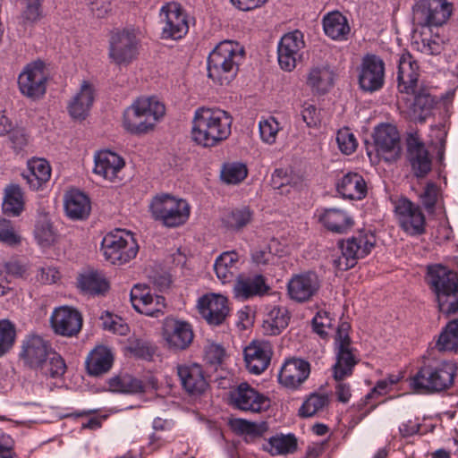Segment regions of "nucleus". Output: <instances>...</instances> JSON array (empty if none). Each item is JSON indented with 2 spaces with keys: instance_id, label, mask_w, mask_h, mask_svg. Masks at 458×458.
Returning a JSON list of instances; mask_svg holds the SVG:
<instances>
[{
  "instance_id": "obj_15",
  "label": "nucleus",
  "mask_w": 458,
  "mask_h": 458,
  "mask_svg": "<svg viewBox=\"0 0 458 458\" xmlns=\"http://www.w3.org/2000/svg\"><path fill=\"white\" fill-rule=\"evenodd\" d=\"M130 299L136 311L148 317L158 318L166 309L165 298L152 293L146 284H135L131 290Z\"/></svg>"
},
{
  "instance_id": "obj_28",
  "label": "nucleus",
  "mask_w": 458,
  "mask_h": 458,
  "mask_svg": "<svg viewBox=\"0 0 458 458\" xmlns=\"http://www.w3.org/2000/svg\"><path fill=\"white\" fill-rule=\"evenodd\" d=\"M163 336L169 348L185 350L191 344L194 335L188 322L170 319L165 324Z\"/></svg>"
},
{
  "instance_id": "obj_48",
  "label": "nucleus",
  "mask_w": 458,
  "mask_h": 458,
  "mask_svg": "<svg viewBox=\"0 0 458 458\" xmlns=\"http://www.w3.org/2000/svg\"><path fill=\"white\" fill-rule=\"evenodd\" d=\"M252 218V212L248 207H241L227 211L223 216L224 225L232 230H240L246 226Z\"/></svg>"
},
{
  "instance_id": "obj_33",
  "label": "nucleus",
  "mask_w": 458,
  "mask_h": 458,
  "mask_svg": "<svg viewBox=\"0 0 458 458\" xmlns=\"http://www.w3.org/2000/svg\"><path fill=\"white\" fill-rule=\"evenodd\" d=\"M124 165L123 159L117 154L104 150L95 156L94 173L110 182L114 181L117 174Z\"/></svg>"
},
{
  "instance_id": "obj_37",
  "label": "nucleus",
  "mask_w": 458,
  "mask_h": 458,
  "mask_svg": "<svg viewBox=\"0 0 458 458\" xmlns=\"http://www.w3.org/2000/svg\"><path fill=\"white\" fill-rule=\"evenodd\" d=\"M319 221L329 231L344 233L350 229L353 221L344 210L339 208H327L319 215Z\"/></svg>"
},
{
  "instance_id": "obj_2",
  "label": "nucleus",
  "mask_w": 458,
  "mask_h": 458,
  "mask_svg": "<svg viewBox=\"0 0 458 458\" xmlns=\"http://www.w3.org/2000/svg\"><path fill=\"white\" fill-rule=\"evenodd\" d=\"M429 289L436 295L438 310L446 317L458 311V274L442 264L427 267L425 276Z\"/></svg>"
},
{
  "instance_id": "obj_50",
  "label": "nucleus",
  "mask_w": 458,
  "mask_h": 458,
  "mask_svg": "<svg viewBox=\"0 0 458 458\" xmlns=\"http://www.w3.org/2000/svg\"><path fill=\"white\" fill-rule=\"evenodd\" d=\"M328 396L324 394H311L302 403L299 415L304 418L312 417L322 411L327 405Z\"/></svg>"
},
{
  "instance_id": "obj_53",
  "label": "nucleus",
  "mask_w": 458,
  "mask_h": 458,
  "mask_svg": "<svg viewBox=\"0 0 458 458\" xmlns=\"http://www.w3.org/2000/svg\"><path fill=\"white\" fill-rule=\"evenodd\" d=\"M260 139L267 144H273L281 127L276 119L273 116L262 118L259 123Z\"/></svg>"
},
{
  "instance_id": "obj_32",
  "label": "nucleus",
  "mask_w": 458,
  "mask_h": 458,
  "mask_svg": "<svg viewBox=\"0 0 458 458\" xmlns=\"http://www.w3.org/2000/svg\"><path fill=\"white\" fill-rule=\"evenodd\" d=\"M64 210L72 220H82L89 216L91 209L89 197L79 190H70L64 195Z\"/></svg>"
},
{
  "instance_id": "obj_44",
  "label": "nucleus",
  "mask_w": 458,
  "mask_h": 458,
  "mask_svg": "<svg viewBox=\"0 0 458 458\" xmlns=\"http://www.w3.org/2000/svg\"><path fill=\"white\" fill-rule=\"evenodd\" d=\"M289 319L290 316L286 308L274 307L264 320L262 329L266 335H279L288 326Z\"/></svg>"
},
{
  "instance_id": "obj_51",
  "label": "nucleus",
  "mask_w": 458,
  "mask_h": 458,
  "mask_svg": "<svg viewBox=\"0 0 458 458\" xmlns=\"http://www.w3.org/2000/svg\"><path fill=\"white\" fill-rule=\"evenodd\" d=\"M38 369L46 376L59 377L64 374L66 365L64 359L53 350Z\"/></svg>"
},
{
  "instance_id": "obj_23",
  "label": "nucleus",
  "mask_w": 458,
  "mask_h": 458,
  "mask_svg": "<svg viewBox=\"0 0 458 458\" xmlns=\"http://www.w3.org/2000/svg\"><path fill=\"white\" fill-rule=\"evenodd\" d=\"M408 96L403 98L408 114L412 120L424 123L432 114L436 105L434 97L423 87H418L415 93H410Z\"/></svg>"
},
{
  "instance_id": "obj_64",
  "label": "nucleus",
  "mask_w": 458,
  "mask_h": 458,
  "mask_svg": "<svg viewBox=\"0 0 458 458\" xmlns=\"http://www.w3.org/2000/svg\"><path fill=\"white\" fill-rule=\"evenodd\" d=\"M251 259L252 261L259 267L274 264L276 260V257L272 253L271 248L267 245L253 250Z\"/></svg>"
},
{
  "instance_id": "obj_38",
  "label": "nucleus",
  "mask_w": 458,
  "mask_h": 458,
  "mask_svg": "<svg viewBox=\"0 0 458 458\" xmlns=\"http://www.w3.org/2000/svg\"><path fill=\"white\" fill-rule=\"evenodd\" d=\"M28 170V174H23L22 176L32 190H38L50 179L51 167L46 159L32 158L29 160Z\"/></svg>"
},
{
  "instance_id": "obj_56",
  "label": "nucleus",
  "mask_w": 458,
  "mask_h": 458,
  "mask_svg": "<svg viewBox=\"0 0 458 458\" xmlns=\"http://www.w3.org/2000/svg\"><path fill=\"white\" fill-rule=\"evenodd\" d=\"M247 176L246 166L240 163L226 165L221 174L222 179L231 184L242 182Z\"/></svg>"
},
{
  "instance_id": "obj_39",
  "label": "nucleus",
  "mask_w": 458,
  "mask_h": 458,
  "mask_svg": "<svg viewBox=\"0 0 458 458\" xmlns=\"http://www.w3.org/2000/svg\"><path fill=\"white\" fill-rule=\"evenodd\" d=\"M240 258L235 251L223 252L214 264L216 275L223 284L233 280L239 269Z\"/></svg>"
},
{
  "instance_id": "obj_20",
  "label": "nucleus",
  "mask_w": 458,
  "mask_h": 458,
  "mask_svg": "<svg viewBox=\"0 0 458 458\" xmlns=\"http://www.w3.org/2000/svg\"><path fill=\"white\" fill-rule=\"evenodd\" d=\"M385 79V64L375 55L364 56L359 75V83L365 91L373 92L382 88Z\"/></svg>"
},
{
  "instance_id": "obj_58",
  "label": "nucleus",
  "mask_w": 458,
  "mask_h": 458,
  "mask_svg": "<svg viewBox=\"0 0 458 458\" xmlns=\"http://www.w3.org/2000/svg\"><path fill=\"white\" fill-rule=\"evenodd\" d=\"M103 327L114 334L125 335L129 332L127 324L118 316H113L110 313L101 317Z\"/></svg>"
},
{
  "instance_id": "obj_49",
  "label": "nucleus",
  "mask_w": 458,
  "mask_h": 458,
  "mask_svg": "<svg viewBox=\"0 0 458 458\" xmlns=\"http://www.w3.org/2000/svg\"><path fill=\"white\" fill-rule=\"evenodd\" d=\"M297 448V439L293 435H276L268 441L267 451L273 455L293 453Z\"/></svg>"
},
{
  "instance_id": "obj_25",
  "label": "nucleus",
  "mask_w": 458,
  "mask_h": 458,
  "mask_svg": "<svg viewBox=\"0 0 458 458\" xmlns=\"http://www.w3.org/2000/svg\"><path fill=\"white\" fill-rule=\"evenodd\" d=\"M407 157L417 177H424L431 170L432 159L417 134H410L407 138Z\"/></svg>"
},
{
  "instance_id": "obj_13",
  "label": "nucleus",
  "mask_w": 458,
  "mask_h": 458,
  "mask_svg": "<svg viewBox=\"0 0 458 458\" xmlns=\"http://www.w3.org/2000/svg\"><path fill=\"white\" fill-rule=\"evenodd\" d=\"M139 38L135 30L114 32L110 38L109 56L117 64H127L138 55Z\"/></svg>"
},
{
  "instance_id": "obj_6",
  "label": "nucleus",
  "mask_w": 458,
  "mask_h": 458,
  "mask_svg": "<svg viewBox=\"0 0 458 458\" xmlns=\"http://www.w3.org/2000/svg\"><path fill=\"white\" fill-rule=\"evenodd\" d=\"M455 367L444 363L441 367L424 364L410 377V387L417 394H430L442 391L454 382Z\"/></svg>"
},
{
  "instance_id": "obj_42",
  "label": "nucleus",
  "mask_w": 458,
  "mask_h": 458,
  "mask_svg": "<svg viewBox=\"0 0 458 458\" xmlns=\"http://www.w3.org/2000/svg\"><path fill=\"white\" fill-rule=\"evenodd\" d=\"M80 289L88 295L96 296L105 294L108 288V282L104 276L98 271H88L78 278Z\"/></svg>"
},
{
  "instance_id": "obj_4",
  "label": "nucleus",
  "mask_w": 458,
  "mask_h": 458,
  "mask_svg": "<svg viewBox=\"0 0 458 458\" xmlns=\"http://www.w3.org/2000/svg\"><path fill=\"white\" fill-rule=\"evenodd\" d=\"M165 106L156 98L136 100L123 114V127L133 134L146 133L165 114Z\"/></svg>"
},
{
  "instance_id": "obj_9",
  "label": "nucleus",
  "mask_w": 458,
  "mask_h": 458,
  "mask_svg": "<svg viewBox=\"0 0 458 458\" xmlns=\"http://www.w3.org/2000/svg\"><path fill=\"white\" fill-rule=\"evenodd\" d=\"M453 5L448 0H419L412 6L415 30L444 25L450 18Z\"/></svg>"
},
{
  "instance_id": "obj_14",
  "label": "nucleus",
  "mask_w": 458,
  "mask_h": 458,
  "mask_svg": "<svg viewBox=\"0 0 458 458\" xmlns=\"http://www.w3.org/2000/svg\"><path fill=\"white\" fill-rule=\"evenodd\" d=\"M160 21L162 23V38L180 39L189 30L188 15L175 3L164 5L160 10Z\"/></svg>"
},
{
  "instance_id": "obj_19",
  "label": "nucleus",
  "mask_w": 458,
  "mask_h": 458,
  "mask_svg": "<svg viewBox=\"0 0 458 458\" xmlns=\"http://www.w3.org/2000/svg\"><path fill=\"white\" fill-rule=\"evenodd\" d=\"M303 35L300 30H294L284 35L278 44L277 58L280 67L291 72L296 67L300 59V51L304 47Z\"/></svg>"
},
{
  "instance_id": "obj_45",
  "label": "nucleus",
  "mask_w": 458,
  "mask_h": 458,
  "mask_svg": "<svg viewBox=\"0 0 458 458\" xmlns=\"http://www.w3.org/2000/svg\"><path fill=\"white\" fill-rule=\"evenodd\" d=\"M111 392L120 394H137L144 389L142 382L131 375L124 374L114 377L108 381Z\"/></svg>"
},
{
  "instance_id": "obj_43",
  "label": "nucleus",
  "mask_w": 458,
  "mask_h": 458,
  "mask_svg": "<svg viewBox=\"0 0 458 458\" xmlns=\"http://www.w3.org/2000/svg\"><path fill=\"white\" fill-rule=\"evenodd\" d=\"M325 33L333 39H346L350 33V26L347 19L339 12H332L323 19Z\"/></svg>"
},
{
  "instance_id": "obj_26",
  "label": "nucleus",
  "mask_w": 458,
  "mask_h": 458,
  "mask_svg": "<svg viewBox=\"0 0 458 458\" xmlns=\"http://www.w3.org/2000/svg\"><path fill=\"white\" fill-rule=\"evenodd\" d=\"M320 281L316 273L306 272L293 276L287 288L291 299L304 302L310 300L318 291Z\"/></svg>"
},
{
  "instance_id": "obj_30",
  "label": "nucleus",
  "mask_w": 458,
  "mask_h": 458,
  "mask_svg": "<svg viewBox=\"0 0 458 458\" xmlns=\"http://www.w3.org/2000/svg\"><path fill=\"white\" fill-rule=\"evenodd\" d=\"M177 375L183 389L192 395L201 394L208 388L202 368L196 363L177 366Z\"/></svg>"
},
{
  "instance_id": "obj_29",
  "label": "nucleus",
  "mask_w": 458,
  "mask_h": 458,
  "mask_svg": "<svg viewBox=\"0 0 458 458\" xmlns=\"http://www.w3.org/2000/svg\"><path fill=\"white\" fill-rule=\"evenodd\" d=\"M310 373V366L308 361L293 358L284 363L278 375V380L284 386L295 389L308 378Z\"/></svg>"
},
{
  "instance_id": "obj_1",
  "label": "nucleus",
  "mask_w": 458,
  "mask_h": 458,
  "mask_svg": "<svg viewBox=\"0 0 458 458\" xmlns=\"http://www.w3.org/2000/svg\"><path fill=\"white\" fill-rule=\"evenodd\" d=\"M232 116L221 109L198 108L192 121L191 138L199 145L213 147L231 134Z\"/></svg>"
},
{
  "instance_id": "obj_63",
  "label": "nucleus",
  "mask_w": 458,
  "mask_h": 458,
  "mask_svg": "<svg viewBox=\"0 0 458 458\" xmlns=\"http://www.w3.org/2000/svg\"><path fill=\"white\" fill-rule=\"evenodd\" d=\"M225 352L222 345L208 342L205 346V360L212 365L222 363Z\"/></svg>"
},
{
  "instance_id": "obj_24",
  "label": "nucleus",
  "mask_w": 458,
  "mask_h": 458,
  "mask_svg": "<svg viewBox=\"0 0 458 458\" xmlns=\"http://www.w3.org/2000/svg\"><path fill=\"white\" fill-rule=\"evenodd\" d=\"M273 348L267 341H252L244 349V360L247 369L255 375L263 373L269 366Z\"/></svg>"
},
{
  "instance_id": "obj_10",
  "label": "nucleus",
  "mask_w": 458,
  "mask_h": 458,
  "mask_svg": "<svg viewBox=\"0 0 458 458\" xmlns=\"http://www.w3.org/2000/svg\"><path fill=\"white\" fill-rule=\"evenodd\" d=\"M350 325L347 322L341 323L335 335L336 362L333 366L334 378L336 380L350 377L352 369L358 362L357 357L351 348L349 336Z\"/></svg>"
},
{
  "instance_id": "obj_54",
  "label": "nucleus",
  "mask_w": 458,
  "mask_h": 458,
  "mask_svg": "<svg viewBox=\"0 0 458 458\" xmlns=\"http://www.w3.org/2000/svg\"><path fill=\"white\" fill-rule=\"evenodd\" d=\"M16 330L8 320L0 321V357L7 353L13 346Z\"/></svg>"
},
{
  "instance_id": "obj_59",
  "label": "nucleus",
  "mask_w": 458,
  "mask_h": 458,
  "mask_svg": "<svg viewBox=\"0 0 458 458\" xmlns=\"http://www.w3.org/2000/svg\"><path fill=\"white\" fill-rule=\"evenodd\" d=\"M314 332L325 338L328 335V330L332 327V318L329 313L325 310H319L312 319Z\"/></svg>"
},
{
  "instance_id": "obj_36",
  "label": "nucleus",
  "mask_w": 458,
  "mask_h": 458,
  "mask_svg": "<svg viewBox=\"0 0 458 458\" xmlns=\"http://www.w3.org/2000/svg\"><path fill=\"white\" fill-rule=\"evenodd\" d=\"M114 361L110 349L106 346H98L89 352L86 360V367L89 374L99 376L107 372Z\"/></svg>"
},
{
  "instance_id": "obj_27",
  "label": "nucleus",
  "mask_w": 458,
  "mask_h": 458,
  "mask_svg": "<svg viewBox=\"0 0 458 458\" xmlns=\"http://www.w3.org/2000/svg\"><path fill=\"white\" fill-rule=\"evenodd\" d=\"M420 70L417 61L406 52L398 60L397 81L401 94L415 93L419 87Z\"/></svg>"
},
{
  "instance_id": "obj_34",
  "label": "nucleus",
  "mask_w": 458,
  "mask_h": 458,
  "mask_svg": "<svg viewBox=\"0 0 458 458\" xmlns=\"http://www.w3.org/2000/svg\"><path fill=\"white\" fill-rule=\"evenodd\" d=\"M265 279L262 276H240L233 286L235 298L239 300H247L256 295H261L267 291Z\"/></svg>"
},
{
  "instance_id": "obj_57",
  "label": "nucleus",
  "mask_w": 458,
  "mask_h": 458,
  "mask_svg": "<svg viewBox=\"0 0 458 458\" xmlns=\"http://www.w3.org/2000/svg\"><path fill=\"white\" fill-rule=\"evenodd\" d=\"M336 141L339 149L345 155L353 153L358 146L354 134L348 128H343L337 131Z\"/></svg>"
},
{
  "instance_id": "obj_60",
  "label": "nucleus",
  "mask_w": 458,
  "mask_h": 458,
  "mask_svg": "<svg viewBox=\"0 0 458 458\" xmlns=\"http://www.w3.org/2000/svg\"><path fill=\"white\" fill-rule=\"evenodd\" d=\"M440 197L439 188L433 182H428L420 194V200L427 210L432 211Z\"/></svg>"
},
{
  "instance_id": "obj_62",
  "label": "nucleus",
  "mask_w": 458,
  "mask_h": 458,
  "mask_svg": "<svg viewBox=\"0 0 458 458\" xmlns=\"http://www.w3.org/2000/svg\"><path fill=\"white\" fill-rule=\"evenodd\" d=\"M129 349L135 356L144 360L151 359L155 352V349L149 342L140 339L132 341Z\"/></svg>"
},
{
  "instance_id": "obj_61",
  "label": "nucleus",
  "mask_w": 458,
  "mask_h": 458,
  "mask_svg": "<svg viewBox=\"0 0 458 458\" xmlns=\"http://www.w3.org/2000/svg\"><path fill=\"white\" fill-rule=\"evenodd\" d=\"M231 428L237 433L250 436H259L261 431L259 427L253 422L243 419H233L230 420Z\"/></svg>"
},
{
  "instance_id": "obj_18",
  "label": "nucleus",
  "mask_w": 458,
  "mask_h": 458,
  "mask_svg": "<svg viewBox=\"0 0 458 458\" xmlns=\"http://www.w3.org/2000/svg\"><path fill=\"white\" fill-rule=\"evenodd\" d=\"M54 332L62 336L77 335L82 327V316L74 308L61 306L54 310L50 317Z\"/></svg>"
},
{
  "instance_id": "obj_8",
  "label": "nucleus",
  "mask_w": 458,
  "mask_h": 458,
  "mask_svg": "<svg viewBox=\"0 0 458 458\" xmlns=\"http://www.w3.org/2000/svg\"><path fill=\"white\" fill-rule=\"evenodd\" d=\"M101 249L107 261L114 265H123L136 257L139 247L130 232L118 229L103 238Z\"/></svg>"
},
{
  "instance_id": "obj_21",
  "label": "nucleus",
  "mask_w": 458,
  "mask_h": 458,
  "mask_svg": "<svg viewBox=\"0 0 458 458\" xmlns=\"http://www.w3.org/2000/svg\"><path fill=\"white\" fill-rule=\"evenodd\" d=\"M53 351L49 342L38 335H30L21 344L20 357L29 367L38 369Z\"/></svg>"
},
{
  "instance_id": "obj_7",
  "label": "nucleus",
  "mask_w": 458,
  "mask_h": 458,
  "mask_svg": "<svg viewBox=\"0 0 458 458\" xmlns=\"http://www.w3.org/2000/svg\"><path fill=\"white\" fill-rule=\"evenodd\" d=\"M376 244V236L370 230H360L345 241L339 242L342 256L334 260L338 270L353 267L359 259L367 256Z\"/></svg>"
},
{
  "instance_id": "obj_46",
  "label": "nucleus",
  "mask_w": 458,
  "mask_h": 458,
  "mask_svg": "<svg viewBox=\"0 0 458 458\" xmlns=\"http://www.w3.org/2000/svg\"><path fill=\"white\" fill-rule=\"evenodd\" d=\"M439 352H455L458 349V319L451 320L441 331L436 344Z\"/></svg>"
},
{
  "instance_id": "obj_11",
  "label": "nucleus",
  "mask_w": 458,
  "mask_h": 458,
  "mask_svg": "<svg viewBox=\"0 0 458 458\" xmlns=\"http://www.w3.org/2000/svg\"><path fill=\"white\" fill-rule=\"evenodd\" d=\"M48 72L45 64L35 61L28 64L18 77V86L21 93L31 99L42 98L47 90Z\"/></svg>"
},
{
  "instance_id": "obj_41",
  "label": "nucleus",
  "mask_w": 458,
  "mask_h": 458,
  "mask_svg": "<svg viewBox=\"0 0 458 458\" xmlns=\"http://www.w3.org/2000/svg\"><path fill=\"white\" fill-rule=\"evenodd\" d=\"M34 237L43 248L50 247L56 242L58 233L45 211H39L34 228Z\"/></svg>"
},
{
  "instance_id": "obj_52",
  "label": "nucleus",
  "mask_w": 458,
  "mask_h": 458,
  "mask_svg": "<svg viewBox=\"0 0 458 458\" xmlns=\"http://www.w3.org/2000/svg\"><path fill=\"white\" fill-rule=\"evenodd\" d=\"M21 241L18 227L11 220L0 217V242L8 246H15L20 244Z\"/></svg>"
},
{
  "instance_id": "obj_12",
  "label": "nucleus",
  "mask_w": 458,
  "mask_h": 458,
  "mask_svg": "<svg viewBox=\"0 0 458 458\" xmlns=\"http://www.w3.org/2000/svg\"><path fill=\"white\" fill-rule=\"evenodd\" d=\"M375 157L382 158L386 162H394L401 156V138L395 125L381 123L377 125L373 133Z\"/></svg>"
},
{
  "instance_id": "obj_22",
  "label": "nucleus",
  "mask_w": 458,
  "mask_h": 458,
  "mask_svg": "<svg viewBox=\"0 0 458 458\" xmlns=\"http://www.w3.org/2000/svg\"><path fill=\"white\" fill-rule=\"evenodd\" d=\"M233 404L240 410L261 412L270 407L269 398L247 383L241 384L231 394Z\"/></svg>"
},
{
  "instance_id": "obj_5",
  "label": "nucleus",
  "mask_w": 458,
  "mask_h": 458,
  "mask_svg": "<svg viewBox=\"0 0 458 458\" xmlns=\"http://www.w3.org/2000/svg\"><path fill=\"white\" fill-rule=\"evenodd\" d=\"M148 208L154 220L169 228L184 225L191 214V207L185 199L167 193L154 196Z\"/></svg>"
},
{
  "instance_id": "obj_55",
  "label": "nucleus",
  "mask_w": 458,
  "mask_h": 458,
  "mask_svg": "<svg viewBox=\"0 0 458 458\" xmlns=\"http://www.w3.org/2000/svg\"><path fill=\"white\" fill-rule=\"evenodd\" d=\"M22 4L21 20L23 24L31 25L41 19V0H22Z\"/></svg>"
},
{
  "instance_id": "obj_17",
  "label": "nucleus",
  "mask_w": 458,
  "mask_h": 458,
  "mask_svg": "<svg viewBox=\"0 0 458 458\" xmlns=\"http://www.w3.org/2000/svg\"><path fill=\"white\" fill-rule=\"evenodd\" d=\"M197 307L201 317L210 326L222 325L230 313L227 298L217 293L203 295L199 299Z\"/></svg>"
},
{
  "instance_id": "obj_35",
  "label": "nucleus",
  "mask_w": 458,
  "mask_h": 458,
  "mask_svg": "<svg viewBox=\"0 0 458 458\" xmlns=\"http://www.w3.org/2000/svg\"><path fill=\"white\" fill-rule=\"evenodd\" d=\"M337 191L345 199H362L367 194V184L357 173H348L337 183Z\"/></svg>"
},
{
  "instance_id": "obj_47",
  "label": "nucleus",
  "mask_w": 458,
  "mask_h": 458,
  "mask_svg": "<svg viewBox=\"0 0 458 458\" xmlns=\"http://www.w3.org/2000/svg\"><path fill=\"white\" fill-rule=\"evenodd\" d=\"M24 201L21 189L18 185H10L5 190L3 211L8 216H17L23 210Z\"/></svg>"
},
{
  "instance_id": "obj_40",
  "label": "nucleus",
  "mask_w": 458,
  "mask_h": 458,
  "mask_svg": "<svg viewBox=\"0 0 458 458\" xmlns=\"http://www.w3.org/2000/svg\"><path fill=\"white\" fill-rule=\"evenodd\" d=\"M334 72L326 64L313 66L307 76V85L311 88L313 91L318 93H326L333 86Z\"/></svg>"
},
{
  "instance_id": "obj_16",
  "label": "nucleus",
  "mask_w": 458,
  "mask_h": 458,
  "mask_svg": "<svg viewBox=\"0 0 458 458\" xmlns=\"http://www.w3.org/2000/svg\"><path fill=\"white\" fill-rule=\"evenodd\" d=\"M394 211L400 226L408 234L424 233L425 216L418 205L407 199H401L396 202Z\"/></svg>"
},
{
  "instance_id": "obj_3",
  "label": "nucleus",
  "mask_w": 458,
  "mask_h": 458,
  "mask_svg": "<svg viewBox=\"0 0 458 458\" xmlns=\"http://www.w3.org/2000/svg\"><path fill=\"white\" fill-rule=\"evenodd\" d=\"M244 57V49L237 42H220L208 57V75L215 82L228 84L236 76Z\"/></svg>"
},
{
  "instance_id": "obj_31",
  "label": "nucleus",
  "mask_w": 458,
  "mask_h": 458,
  "mask_svg": "<svg viewBox=\"0 0 458 458\" xmlns=\"http://www.w3.org/2000/svg\"><path fill=\"white\" fill-rule=\"evenodd\" d=\"M94 100L95 89L93 85L87 81H83L79 91L68 104L69 114L74 120H84L88 116Z\"/></svg>"
}]
</instances>
